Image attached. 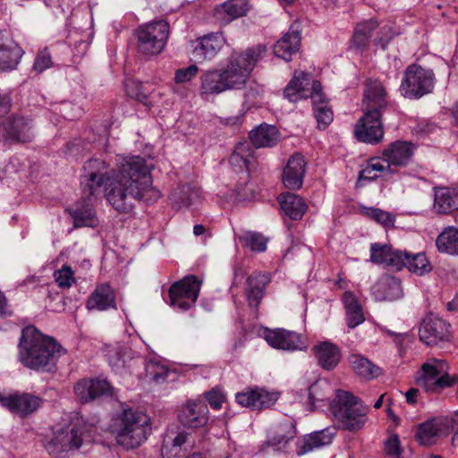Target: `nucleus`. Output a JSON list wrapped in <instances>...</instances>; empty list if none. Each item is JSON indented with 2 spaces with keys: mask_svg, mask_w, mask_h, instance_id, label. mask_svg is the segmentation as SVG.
<instances>
[{
  "mask_svg": "<svg viewBox=\"0 0 458 458\" xmlns=\"http://www.w3.org/2000/svg\"><path fill=\"white\" fill-rule=\"evenodd\" d=\"M81 185L88 199L98 196L103 189L106 201L120 214H130L135 201L150 204L161 196L152 185L145 158L139 156L123 158L117 170H110L104 159L90 158L83 165Z\"/></svg>",
  "mask_w": 458,
  "mask_h": 458,
  "instance_id": "obj_1",
  "label": "nucleus"
},
{
  "mask_svg": "<svg viewBox=\"0 0 458 458\" xmlns=\"http://www.w3.org/2000/svg\"><path fill=\"white\" fill-rule=\"evenodd\" d=\"M18 348L20 362L35 371L52 370L66 352L53 337L43 335L33 326L22 329Z\"/></svg>",
  "mask_w": 458,
  "mask_h": 458,
  "instance_id": "obj_2",
  "label": "nucleus"
},
{
  "mask_svg": "<svg viewBox=\"0 0 458 458\" xmlns=\"http://www.w3.org/2000/svg\"><path fill=\"white\" fill-rule=\"evenodd\" d=\"M388 106L386 92L382 83L378 81H369L362 105L364 114L358 120L353 129L354 136L359 141L377 145L383 140L381 117Z\"/></svg>",
  "mask_w": 458,
  "mask_h": 458,
  "instance_id": "obj_3",
  "label": "nucleus"
},
{
  "mask_svg": "<svg viewBox=\"0 0 458 458\" xmlns=\"http://www.w3.org/2000/svg\"><path fill=\"white\" fill-rule=\"evenodd\" d=\"M150 418L142 411L123 410L115 419L113 432L117 443L127 449H133L144 443L151 434Z\"/></svg>",
  "mask_w": 458,
  "mask_h": 458,
  "instance_id": "obj_4",
  "label": "nucleus"
},
{
  "mask_svg": "<svg viewBox=\"0 0 458 458\" xmlns=\"http://www.w3.org/2000/svg\"><path fill=\"white\" fill-rule=\"evenodd\" d=\"M328 403L334 420L343 429L359 430L368 420L369 406L349 392L337 390L335 399Z\"/></svg>",
  "mask_w": 458,
  "mask_h": 458,
  "instance_id": "obj_5",
  "label": "nucleus"
},
{
  "mask_svg": "<svg viewBox=\"0 0 458 458\" xmlns=\"http://www.w3.org/2000/svg\"><path fill=\"white\" fill-rule=\"evenodd\" d=\"M267 47L258 45L242 53H233L225 69L221 72L228 89L244 86L256 64L265 56Z\"/></svg>",
  "mask_w": 458,
  "mask_h": 458,
  "instance_id": "obj_6",
  "label": "nucleus"
},
{
  "mask_svg": "<svg viewBox=\"0 0 458 458\" xmlns=\"http://www.w3.org/2000/svg\"><path fill=\"white\" fill-rule=\"evenodd\" d=\"M95 427L82 420H77L69 430H62L46 445L47 451L60 457L63 453L80 448L83 444L93 441Z\"/></svg>",
  "mask_w": 458,
  "mask_h": 458,
  "instance_id": "obj_7",
  "label": "nucleus"
},
{
  "mask_svg": "<svg viewBox=\"0 0 458 458\" xmlns=\"http://www.w3.org/2000/svg\"><path fill=\"white\" fill-rule=\"evenodd\" d=\"M436 77L433 70L411 64L404 71L399 90L410 99H419L433 91Z\"/></svg>",
  "mask_w": 458,
  "mask_h": 458,
  "instance_id": "obj_8",
  "label": "nucleus"
},
{
  "mask_svg": "<svg viewBox=\"0 0 458 458\" xmlns=\"http://www.w3.org/2000/svg\"><path fill=\"white\" fill-rule=\"evenodd\" d=\"M448 374V365L444 360L429 359L422 366L420 376L416 378L418 386L426 392L438 393L455 383Z\"/></svg>",
  "mask_w": 458,
  "mask_h": 458,
  "instance_id": "obj_9",
  "label": "nucleus"
},
{
  "mask_svg": "<svg viewBox=\"0 0 458 458\" xmlns=\"http://www.w3.org/2000/svg\"><path fill=\"white\" fill-rule=\"evenodd\" d=\"M169 36V24L157 21L141 25L137 30L139 51L146 55L159 54Z\"/></svg>",
  "mask_w": 458,
  "mask_h": 458,
  "instance_id": "obj_10",
  "label": "nucleus"
},
{
  "mask_svg": "<svg viewBox=\"0 0 458 458\" xmlns=\"http://www.w3.org/2000/svg\"><path fill=\"white\" fill-rule=\"evenodd\" d=\"M201 282L195 276H187L169 288V304L182 311L190 310L196 302Z\"/></svg>",
  "mask_w": 458,
  "mask_h": 458,
  "instance_id": "obj_11",
  "label": "nucleus"
},
{
  "mask_svg": "<svg viewBox=\"0 0 458 458\" xmlns=\"http://www.w3.org/2000/svg\"><path fill=\"white\" fill-rule=\"evenodd\" d=\"M226 45V39L222 33H209L192 41L191 60L203 63L213 59Z\"/></svg>",
  "mask_w": 458,
  "mask_h": 458,
  "instance_id": "obj_12",
  "label": "nucleus"
},
{
  "mask_svg": "<svg viewBox=\"0 0 458 458\" xmlns=\"http://www.w3.org/2000/svg\"><path fill=\"white\" fill-rule=\"evenodd\" d=\"M419 337L427 345L446 342L450 338V324L434 314H428L420 324Z\"/></svg>",
  "mask_w": 458,
  "mask_h": 458,
  "instance_id": "obj_13",
  "label": "nucleus"
},
{
  "mask_svg": "<svg viewBox=\"0 0 458 458\" xmlns=\"http://www.w3.org/2000/svg\"><path fill=\"white\" fill-rule=\"evenodd\" d=\"M0 139L5 143H24L33 139L30 123L23 116L12 115L0 124Z\"/></svg>",
  "mask_w": 458,
  "mask_h": 458,
  "instance_id": "obj_14",
  "label": "nucleus"
},
{
  "mask_svg": "<svg viewBox=\"0 0 458 458\" xmlns=\"http://www.w3.org/2000/svg\"><path fill=\"white\" fill-rule=\"evenodd\" d=\"M264 339L273 348L284 351H302L308 348L301 335L283 328L264 331Z\"/></svg>",
  "mask_w": 458,
  "mask_h": 458,
  "instance_id": "obj_15",
  "label": "nucleus"
},
{
  "mask_svg": "<svg viewBox=\"0 0 458 458\" xmlns=\"http://www.w3.org/2000/svg\"><path fill=\"white\" fill-rule=\"evenodd\" d=\"M450 434L449 423L443 418L428 420L417 426L416 441L423 446H430Z\"/></svg>",
  "mask_w": 458,
  "mask_h": 458,
  "instance_id": "obj_16",
  "label": "nucleus"
},
{
  "mask_svg": "<svg viewBox=\"0 0 458 458\" xmlns=\"http://www.w3.org/2000/svg\"><path fill=\"white\" fill-rule=\"evenodd\" d=\"M74 392L81 403H88L101 396H112L114 389L106 379L84 378L76 383Z\"/></svg>",
  "mask_w": 458,
  "mask_h": 458,
  "instance_id": "obj_17",
  "label": "nucleus"
},
{
  "mask_svg": "<svg viewBox=\"0 0 458 458\" xmlns=\"http://www.w3.org/2000/svg\"><path fill=\"white\" fill-rule=\"evenodd\" d=\"M416 150V145L407 140H395L384 148L382 156L390 168L408 165Z\"/></svg>",
  "mask_w": 458,
  "mask_h": 458,
  "instance_id": "obj_18",
  "label": "nucleus"
},
{
  "mask_svg": "<svg viewBox=\"0 0 458 458\" xmlns=\"http://www.w3.org/2000/svg\"><path fill=\"white\" fill-rule=\"evenodd\" d=\"M278 399L276 393H270L265 389H248L235 395L236 402L242 407H249L253 410L269 408Z\"/></svg>",
  "mask_w": 458,
  "mask_h": 458,
  "instance_id": "obj_19",
  "label": "nucleus"
},
{
  "mask_svg": "<svg viewBox=\"0 0 458 458\" xmlns=\"http://www.w3.org/2000/svg\"><path fill=\"white\" fill-rule=\"evenodd\" d=\"M307 163L304 157L295 153L288 159L283 172L284 185L290 190H298L302 186Z\"/></svg>",
  "mask_w": 458,
  "mask_h": 458,
  "instance_id": "obj_20",
  "label": "nucleus"
},
{
  "mask_svg": "<svg viewBox=\"0 0 458 458\" xmlns=\"http://www.w3.org/2000/svg\"><path fill=\"white\" fill-rule=\"evenodd\" d=\"M404 258L402 250H394L390 245L377 242L370 244V261L374 264L400 270L403 267L402 259Z\"/></svg>",
  "mask_w": 458,
  "mask_h": 458,
  "instance_id": "obj_21",
  "label": "nucleus"
},
{
  "mask_svg": "<svg viewBox=\"0 0 458 458\" xmlns=\"http://www.w3.org/2000/svg\"><path fill=\"white\" fill-rule=\"evenodd\" d=\"M24 51L8 37L0 33V72L15 70Z\"/></svg>",
  "mask_w": 458,
  "mask_h": 458,
  "instance_id": "obj_22",
  "label": "nucleus"
},
{
  "mask_svg": "<svg viewBox=\"0 0 458 458\" xmlns=\"http://www.w3.org/2000/svg\"><path fill=\"white\" fill-rule=\"evenodd\" d=\"M89 310L104 311L116 310L115 293L108 284H98L86 301Z\"/></svg>",
  "mask_w": 458,
  "mask_h": 458,
  "instance_id": "obj_23",
  "label": "nucleus"
},
{
  "mask_svg": "<svg viewBox=\"0 0 458 458\" xmlns=\"http://www.w3.org/2000/svg\"><path fill=\"white\" fill-rule=\"evenodd\" d=\"M385 157H373L367 160L361 170L359 172L357 186L363 187L367 182H370L380 176L393 173Z\"/></svg>",
  "mask_w": 458,
  "mask_h": 458,
  "instance_id": "obj_24",
  "label": "nucleus"
},
{
  "mask_svg": "<svg viewBox=\"0 0 458 458\" xmlns=\"http://www.w3.org/2000/svg\"><path fill=\"white\" fill-rule=\"evenodd\" d=\"M180 422L188 428H199L208 421V408L201 402H188L178 415Z\"/></svg>",
  "mask_w": 458,
  "mask_h": 458,
  "instance_id": "obj_25",
  "label": "nucleus"
},
{
  "mask_svg": "<svg viewBox=\"0 0 458 458\" xmlns=\"http://www.w3.org/2000/svg\"><path fill=\"white\" fill-rule=\"evenodd\" d=\"M312 352L318 365L326 370L334 369L340 362L341 351L339 347L332 342H320L313 346Z\"/></svg>",
  "mask_w": 458,
  "mask_h": 458,
  "instance_id": "obj_26",
  "label": "nucleus"
},
{
  "mask_svg": "<svg viewBox=\"0 0 458 458\" xmlns=\"http://www.w3.org/2000/svg\"><path fill=\"white\" fill-rule=\"evenodd\" d=\"M199 80V95L202 98H208L211 95H218L229 90L221 70H208L201 74Z\"/></svg>",
  "mask_w": 458,
  "mask_h": 458,
  "instance_id": "obj_27",
  "label": "nucleus"
},
{
  "mask_svg": "<svg viewBox=\"0 0 458 458\" xmlns=\"http://www.w3.org/2000/svg\"><path fill=\"white\" fill-rule=\"evenodd\" d=\"M41 403L42 399L37 395L15 392L13 394L10 411L24 418L36 411Z\"/></svg>",
  "mask_w": 458,
  "mask_h": 458,
  "instance_id": "obj_28",
  "label": "nucleus"
},
{
  "mask_svg": "<svg viewBox=\"0 0 458 458\" xmlns=\"http://www.w3.org/2000/svg\"><path fill=\"white\" fill-rule=\"evenodd\" d=\"M268 281L266 274L253 273L248 277L245 295L250 307L257 308L259 306Z\"/></svg>",
  "mask_w": 458,
  "mask_h": 458,
  "instance_id": "obj_29",
  "label": "nucleus"
},
{
  "mask_svg": "<svg viewBox=\"0 0 458 458\" xmlns=\"http://www.w3.org/2000/svg\"><path fill=\"white\" fill-rule=\"evenodd\" d=\"M434 208L441 214H446L458 209V188H436Z\"/></svg>",
  "mask_w": 458,
  "mask_h": 458,
  "instance_id": "obj_30",
  "label": "nucleus"
},
{
  "mask_svg": "<svg viewBox=\"0 0 458 458\" xmlns=\"http://www.w3.org/2000/svg\"><path fill=\"white\" fill-rule=\"evenodd\" d=\"M310 74L304 72H295L284 89V97L292 102L309 98Z\"/></svg>",
  "mask_w": 458,
  "mask_h": 458,
  "instance_id": "obj_31",
  "label": "nucleus"
},
{
  "mask_svg": "<svg viewBox=\"0 0 458 458\" xmlns=\"http://www.w3.org/2000/svg\"><path fill=\"white\" fill-rule=\"evenodd\" d=\"M343 303L349 328L353 329L365 321L362 306L352 292H345L344 293Z\"/></svg>",
  "mask_w": 458,
  "mask_h": 458,
  "instance_id": "obj_32",
  "label": "nucleus"
},
{
  "mask_svg": "<svg viewBox=\"0 0 458 458\" xmlns=\"http://www.w3.org/2000/svg\"><path fill=\"white\" fill-rule=\"evenodd\" d=\"M280 133L276 126L262 124L250 132V140L256 148H270L279 140Z\"/></svg>",
  "mask_w": 458,
  "mask_h": 458,
  "instance_id": "obj_33",
  "label": "nucleus"
},
{
  "mask_svg": "<svg viewBox=\"0 0 458 458\" xmlns=\"http://www.w3.org/2000/svg\"><path fill=\"white\" fill-rule=\"evenodd\" d=\"M301 35L297 30H289L274 47V53L276 56L290 61L293 54L299 50Z\"/></svg>",
  "mask_w": 458,
  "mask_h": 458,
  "instance_id": "obj_34",
  "label": "nucleus"
},
{
  "mask_svg": "<svg viewBox=\"0 0 458 458\" xmlns=\"http://www.w3.org/2000/svg\"><path fill=\"white\" fill-rule=\"evenodd\" d=\"M279 202L285 215L293 220L301 219L307 210V205L303 199L293 193H282Z\"/></svg>",
  "mask_w": 458,
  "mask_h": 458,
  "instance_id": "obj_35",
  "label": "nucleus"
},
{
  "mask_svg": "<svg viewBox=\"0 0 458 458\" xmlns=\"http://www.w3.org/2000/svg\"><path fill=\"white\" fill-rule=\"evenodd\" d=\"M335 433L332 432L329 428H326L321 431H316L312 434L305 436L302 441V445L297 449V454L303 455L316 448L329 445L332 442Z\"/></svg>",
  "mask_w": 458,
  "mask_h": 458,
  "instance_id": "obj_36",
  "label": "nucleus"
},
{
  "mask_svg": "<svg viewBox=\"0 0 458 458\" xmlns=\"http://www.w3.org/2000/svg\"><path fill=\"white\" fill-rule=\"evenodd\" d=\"M199 198V190L190 185L176 187L169 196V199L176 208H189L195 204Z\"/></svg>",
  "mask_w": 458,
  "mask_h": 458,
  "instance_id": "obj_37",
  "label": "nucleus"
},
{
  "mask_svg": "<svg viewBox=\"0 0 458 458\" xmlns=\"http://www.w3.org/2000/svg\"><path fill=\"white\" fill-rule=\"evenodd\" d=\"M295 436V426L291 421H285L276 428L274 434L267 440V445L276 450H282Z\"/></svg>",
  "mask_w": 458,
  "mask_h": 458,
  "instance_id": "obj_38",
  "label": "nucleus"
},
{
  "mask_svg": "<svg viewBox=\"0 0 458 458\" xmlns=\"http://www.w3.org/2000/svg\"><path fill=\"white\" fill-rule=\"evenodd\" d=\"M349 361L354 372L365 379L377 377L382 373L378 366L360 354L350 355Z\"/></svg>",
  "mask_w": 458,
  "mask_h": 458,
  "instance_id": "obj_39",
  "label": "nucleus"
},
{
  "mask_svg": "<svg viewBox=\"0 0 458 458\" xmlns=\"http://www.w3.org/2000/svg\"><path fill=\"white\" fill-rule=\"evenodd\" d=\"M377 23L376 21L368 20L357 24L352 38L351 47L362 52L372 35V32L377 29Z\"/></svg>",
  "mask_w": 458,
  "mask_h": 458,
  "instance_id": "obj_40",
  "label": "nucleus"
},
{
  "mask_svg": "<svg viewBox=\"0 0 458 458\" xmlns=\"http://www.w3.org/2000/svg\"><path fill=\"white\" fill-rule=\"evenodd\" d=\"M252 157V149L248 142L238 143L230 157L229 162L235 173L248 172L250 158Z\"/></svg>",
  "mask_w": 458,
  "mask_h": 458,
  "instance_id": "obj_41",
  "label": "nucleus"
},
{
  "mask_svg": "<svg viewBox=\"0 0 458 458\" xmlns=\"http://www.w3.org/2000/svg\"><path fill=\"white\" fill-rule=\"evenodd\" d=\"M248 11L247 0H229L216 10L217 15L225 22L246 14Z\"/></svg>",
  "mask_w": 458,
  "mask_h": 458,
  "instance_id": "obj_42",
  "label": "nucleus"
},
{
  "mask_svg": "<svg viewBox=\"0 0 458 458\" xmlns=\"http://www.w3.org/2000/svg\"><path fill=\"white\" fill-rule=\"evenodd\" d=\"M403 253L405 256L404 259H402L403 267H406L410 272L418 276H423L431 271L432 267L425 253L411 254L406 251H403Z\"/></svg>",
  "mask_w": 458,
  "mask_h": 458,
  "instance_id": "obj_43",
  "label": "nucleus"
},
{
  "mask_svg": "<svg viewBox=\"0 0 458 458\" xmlns=\"http://www.w3.org/2000/svg\"><path fill=\"white\" fill-rule=\"evenodd\" d=\"M436 244L440 252L458 256V230L454 226L445 228L437 238Z\"/></svg>",
  "mask_w": 458,
  "mask_h": 458,
  "instance_id": "obj_44",
  "label": "nucleus"
},
{
  "mask_svg": "<svg viewBox=\"0 0 458 458\" xmlns=\"http://www.w3.org/2000/svg\"><path fill=\"white\" fill-rule=\"evenodd\" d=\"M70 215L73 219L76 227L89 226L94 227L98 224L96 212L89 203L83 204L70 210Z\"/></svg>",
  "mask_w": 458,
  "mask_h": 458,
  "instance_id": "obj_45",
  "label": "nucleus"
},
{
  "mask_svg": "<svg viewBox=\"0 0 458 458\" xmlns=\"http://www.w3.org/2000/svg\"><path fill=\"white\" fill-rule=\"evenodd\" d=\"M360 214L384 227H394L395 216L393 213L374 207H360Z\"/></svg>",
  "mask_w": 458,
  "mask_h": 458,
  "instance_id": "obj_46",
  "label": "nucleus"
},
{
  "mask_svg": "<svg viewBox=\"0 0 458 458\" xmlns=\"http://www.w3.org/2000/svg\"><path fill=\"white\" fill-rule=\"evenodd\" d=\"M331 393V384L327 380L319 379L309 387V402L314 407L316 403L328 401Z\"/></svg>",
  "mask_w": 458,
  "mask_h": 458,
  "instance_id": "obj_47",
  "label": "nucleus"
},
{
  "mask_svg": "<svg viewBox=\"0 0 458 458\" xmlns=\"http://www.w3.org/2000/svg\"><path fill=\"white\" fill-rule=\"evenodd\" d=\"M239 240L252 251L263 252L267 249V239L260 233L248 231L240 235Z\"/></svg>",
  "mask_w": 458,
  "mask_h": 458,
  "instance_id": "obj_48",
  "label": "nucleus"
},
{
  "mask_svg": "<svg viewBox=\"0 0 458 458\" xmlns=\"http://www.w3.org/2000/svg\"><path fill=\"white\" fill-rule=\"evenodd\" d=\"M379 285L384 290V298L394 300L402 295L401 281L395 276H385Z\"/></svg>",
  "mask_w": 458,
  "mask_h": 458,
  "instance_id": "obj_49",
  "label": "nucleus"
},
{
  "mask_svg": "<svg viewBox=\"0 0 458 458\" xmlns=\"http://www.w3.org/2000/svg\"><path fill=\"white\" fill-rule=\"evenodd\" d=\"M54 278L58 287L62 289H69L76 283L72 268L66 264L55 271Z\"/></svg>",
  "mask_w": 458,
  "mask_h": 458,
  "instance_id": "obj_50",
  "label": "nucleus"
},
{
  "mask_svg": "<svg viewBox=\"0 0 458 458\" xmlns=\"http://www.w3.org/2000/svg\"><path fill=\"white\" fill-rule=\"evenodd\" d=\"M313 110L318 126L327 127L333 121V112L324 100L314 103Z\"/></svg>",
  "mask_w": 458,
  "mask_h": 458,
  "instance_id": "obj_51",
  "label": "nucleus"
},
{
  "mask_svg": "<svg viewBox=\"0 0 458 458\" xmlns=\"http://www.w3.org/2000/svg\"><path fill=\"white\" fill-rule=\"evenodd\" d=\"M187 435L184 432H178L174 437L169 435L164 440L162 454L167 455L168 452L174 451L176 455L181 446L186 442Z\"/></svg>",
  "mask_w": 458,
  "mask_h": 458,
  "instance_id": "obj_52",
  "label": "nucleus"
},
{
  "mask_svg": "<svg viewBox=\"0 0 458 458\" xmlns=\"http://www.w3.org/2000/svg\"><path fill=\"white\" fill-rule=\"evenodd\" d=\"M125 91L130 98H135L144 106H150L148 95L144 92L143 86L140 82L134 81H128L125 84Z\"/></svg>",
  "mask_w": 458,
  "mask_h": 458,
  "instance_id": "obj_53",
  "label": "nucleus"
},
{
  "mask_svg": "<svg viewBox=\"0 0 458 458\" xmlns=\"http://www.w3.org/2000/svg\"><path fill=\"white\" fill-rule=\"evenodd\" d=\"M169 370L158 362L149 361L146 366L147 377L154 382H163L168 376Z\"/></svg>",
  "mask_w": 458,
  "mask_h": 458,
  "instance_id": "obj_54",
  "label": "nucleus"
},
{
  "mask_svg": "<svg viewBox=\"0 0 458 458\" xmlns=\"http://www.w3.org/2000/svg\"><path fill=\"white\" fill-rule=\"evenodd\" d=\"M53 65L51 55L47 48L40 50L34 61L33 71L41 73Z\"/></svg>",
  "mask_w": 458,
  "mask_h": 458,
  "instance_id": "obj_55",
  "label": "nucleus"
},
{
  "mask_svg": "<svg viewBox=\"0 0 458 458\" xmlns=\"http://www.w3.org/2000/svg\"><path fill=\"white\" fill-rule=\"evenodd\" d=\"M385 454L386 458H401L400 440L397 435H391L385 441Z\"/></svg>",
  "mask_w": 458,
  "mask_h": 458,
  "instance_id": "obj_56",
  "label": "nucleus"
},
{
  "mask_svg": "<svg viewBox=\"0 0 458 458\" xmlns=\"http://www.w3.org/2000/svg\"><path fill=\"white\" fill-rule=\"evenodd\" d=\"M199 68L196 64H191L186 68L179 69L175 72L174 81L176 83H184L190 81L198 73Z\"/></svg>",
  "mask_w": 458,
  "mask_h": 458,
  "instance_id": "obj_57",
  "label": "nucleus"
},
{
  "mask_svg": "<svg viewBox=\"0 0 458 458\" xmlns=\"http://www.w3.org/2000/svg\"><path fill=\"white\" fill-rule=\"evenodd\" d=\"M206 399L213 409L218 410L221 408L225 398V394L220 390L212 389L206 394Z\"/></svg>",
  "mask_w": 458,
  "mask_h": 458,
  "instance_id": "obj_58",
  "label": "nucleus"
},
{
  "mask_svg": "<svg viewBox=\"0 0 458 458\" xmlns=\"http://www.w3.org/2000/svg\"><path fill=\"white\" fill-rule=\"evenodd\" d=\"M321 90V83L318 81H313L311 83V91L309 90V97L314 103L324 100Z\"/></svg>",
  "mask_w": 458,
  "mask_h": 458,
  "instance_id": "obj_59",
  "label": "nucleus"
},
{
  "mask_svg": "<svg viewBox=\"0 0 458 458\" xmlns=\"http://www.w3.org/2000/svg\"><path fill=\"white\" fill-rule=\"evenodd\" d=\"M13 100L9 93L0 92V115L7 114L12 107Z\"/></svg>",
  "mask_w": 458,
  "mask_h": 458,
  "instance_id": "obj_60",
  "label": "nucleus"
},
{
  "mask_svg": "<svg viewBox=\"0 0 458 458\" xmlns=\"http://www.w3.org/2000/svg\"><path fill=\"white\" fill-rule=\"evenodd\" d=\"M445 420L449 423V428L454 432V435L458 437V410L451 416L450 419L445 418Z\"/></svg>",
  "mask_w": 458,
  "mask_h": 458,
  "instance_id": "obj_61",
  "label": "nucleus"
},
{
  "mask_svg": "<svg viewBox=\"0 0 458 458\" xmlns=\"http://www.w3.org/2000/svg\"><path fill=\"white\" fill-rule=\"evenodd\" d=\"M12 398H13V394H4L0 392V405L4 408L7 409L9 411L11 410Z\"/></svg>",
  "mask_w": 458,
  "mask_h": 458,
  "instance_id": "obj_62",
  "label": "nucleus"
},
{
  "mask_svg": "<svg viewBox=\"0 0 458 458\" xmlns=\"http://www.w3.org/2000/svg\"><path fill=\"white\" fill-rule=\"evenodd\" d=\"M418 392H419V390L415 389V388L409 389L405 394L407 403H415L417 395H418Z\"/></svg>",
  "mask_w": 458,
  "mask_h": 458,
  "instance_id": "obj_63",
  "label": "nucleus"
},
{
  "mask_svg": "<svg viewBox=\"0 0 458 458\" xmlns=\"http://www.w3.org/2000/svg\"><path fill=\"white\" fill-rule=\"evenodd\" d=\"M240 116L228 117L225 119V123L226 125H236L240 123Z\"/></svg>",
  "mask_w": 458,
  "mask_h": 458,
  "instance_id": "obj_64",
  "label": "nucleus"
}]
</instances>
